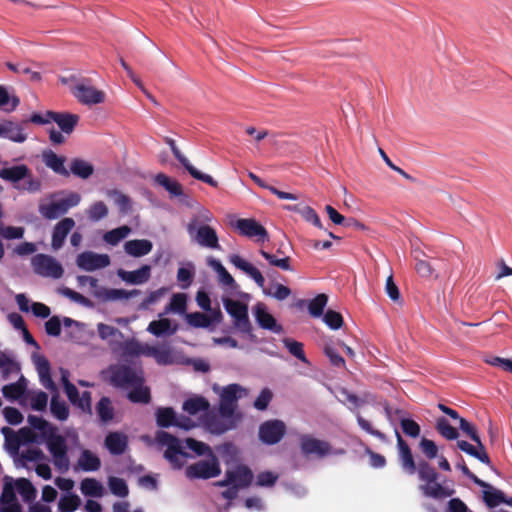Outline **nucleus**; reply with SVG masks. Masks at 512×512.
Instances as JSON below:
<instances>
[{"instance_id": "obj_1", "label": "nucleus", "mask_w": 512, "mask_h": 512, "mask_svg": "<svg viewBox=\"0 0 512 512\" xmlns=\"http://www.w3.org/2000/svg\"><path fill=\"white\" fill-rule=\"evenodd\" d=\"M395 434L401 467L409 475H413L417 472L419 480L423 482L419 485L421 493L425 497L436 500L452 497L455 494V489L439 483L437 481L439 473L427 461L420 460L418 464H416L409 445L404 441L397 430Z\"/></svg>"}, {"instance_id": "obj_2", "label": "nucleus", "mask_w": 512, "mask_h": 512, "mask_svg": "<svg viewBox=\"0 0 512 512\" xmlns=\"http://www.w3.org/2000/svg\"><path fill=\"white\" fill-rule=\"evenodd\" d=\"M30 426L40 431L46 440V446L53 458V464L61 473L69 470L70 460L68 446L64 436L56 434V427L47 420L36 415H29L27 418Z\"/></svg>"}, {"instance_id": "obj_3", "label": "nucleus", "mask_w": 512, "mask_h": 512, "mask_svg": "<svg viewBox=\"0 0 512 512\" xmlns=\"http://www.w3.org/2000/svg\"><path fill=\"white\" fill-rule=\"evenodd\" d=\"M246 394V390L239 384L233 383L223 387L220 393L219 415L222 418L242 420V414L237 412L238 400Z\"/></svg>"}, {"instance_id": "obj_4", "label": "nucleus", "mask_w": 512, "mask_h": 512, "mask_svg": "<svg viewBox=\"0 0 512 512\" xmlns=\"http://www.w3.org/2000/svg\"><path fill=\"white\" fill-rule=\"evenodd\" d=\"M77 282L80 286L89 285L93 289V295L97 299L108 302L122 299H129L141 293L138 289L127 291L124 289H109L98 285V280L92 276L79 275Z\"/></svg>"}, {"instance_id": "obj_5", "label": "nucleus", "mask_w": 512, "mask_h": 512, "mask_svg": "<svg viewBox=\"0 0 512 512\" xmlns=\"http://www.w3.org/2000/svg\"><path fill=\"white\" fill-rule=\"evenodd\" d=\"M156 440L160 445L167 446L164 457L170 462L172 467L175 469L182 468L185 458L189 455L182 450L179 439L166 431L160 430L156 433Z\"/></svg>"}, {"instance_id": "obj_6", "label": "nucleus", "mask_w": 512, "mask_h": 512, "mask_svg": "<svg viewBox=\"0 0 512 512\" xmlns=\"http://www.w3.org/2000/svg\"><path fill=\"white\" fill-rule=\"evenodd\" d=\"M110 383L117 388L139 386L144 383L143 372L128 365L111 366Z\"/></svg>"}, {"instance_id": "obj_7", "label": "nucleus", "mask_w": 512, "mask_h": 512, "mask_svg": "<svg viewBox=\"0 0 512 512\" xmlns=\"http://www.w3.org/2000/svg\"><path fill=\"white\" fill-rule=\"evenodd\" d=\"M81 201V196L76 192H71L66 198L58 201H52L39 205V213L48 220H54L66 214L70 208L77 206Z\"/></svg>"}, {"instance_id": "obj_8", "label": "nucleus", "mask_w": 512, "mask_h": 512, "mask_svg": "<svg viewBox=\"0 0 512 512\" xmlns=\"http://www.w3.org/2000/svg\"><path fill=\"white\" fill-rule=\"evenodd\" d=\"M224 307L229 315L234 319V326L244 334H250L252 325L248 316V307L246 304L226 298L223 300Z\"/></svg>"}, {"instance_id": "obj_9", "label": "nucleus", "mask_w": 512, "mask_h": 512, "mask_svg": "<svg viewBox=\"0 0 512 512\" xmlns=\"http://www.w3.org/2000/svg\"><path fill=\"white\" fill-rule=\"evenodd\" d=\"M31 264L33 271L42 277L59 279L64 273L62 265L50 255L37 254L32 258Z\"/></svg>"}, {"instance_id": "obj_10", "label": "nucleus", "mask_w": 512, "mask_h": 512, "mask_svg": "<svg viewBox=\"0 0 512 512\" xmlns=\"http://www.w3.org/2000/svg\"><path fill=\"white\" fill-rule=\"evenodd\" d=\"M186 476L190 479H210L221 473L218 459L215 455L210 460H200L186 468Z\"/></svg>"}, {"instance_id": "obj_11", "label": "nucleus", "mask_w": 512, "mask_h": 512, "mask_svg": "<svg viewBox=\"0 0 512 512\" xmlns=\"http://www.w3.org/2000/svg\"><path fill=\"white\" fill-rule=\"evenodd\" d=\"M285 433L286 425L277 419L265 421L259 427V439L267 445L277 444Z\"/></svg>"}, {"instance_id": "obj_12", "label": "nucleus", "mask_w": 512, "mask_h": 512, "mask_svg": "<svg viewBox=\"0 0 512 512\" xmlns=\"http://www.w3.org/2000/svg\"><path fill=\"white\" fill-rule=\"evenodd\" d=\"M74 97L83 105H96L105 101V93L91 85L76 84L72 89Z\"/></svg>"}, {"instance_id": "obj_13", "label": "nucleus", "mask_w": 512, "mask_h": 512, "mask_svg": "<svg viewBox=\"0 0 512 512\" xmlns=\"http://www.w3.org/2000/svg\"><path fill=\"white\" fill-rule=\"evenodd\" d=\"M233 227L239 234L248 238L257 237L258 242H264L268 238V232L264 226L255 219L241 218L235 221Z\"/></svg>"}, {"instance_id": "obj_14", "label": "nucleus", "mask_w": 512, "mask_h": 512, "mask_svg": "<svg viewBox=\"0 0 512 512\" xmlns=\"http://www.w3.org/2000/svg\"><path fill=\"white\" fill-rule=\"evenodd\" d=\"M77 266L85 271H94L105 268L110 264V257L107 254H96L93 252H82L76 260Z\"/></svg>"}, {"instance_id": "obj_15", "label": "nucleus", "mask_w": 512, "mask_h": 512, "mask_svg": "<svg viewBox=\"0 0 512 512\" xmlns=\"http://www.w3.org/2000/svg\"><path fill=\"white\" fill-rule=\"evenodd\" d=\"M254 314L256 322L261 328L272 331L274 333L282 332V326L277 324L276 319L267 311L264 303L259 302L255 305Z\"/></svg>"}, {"instance_id": "obj_16", "label": "nucleus", "mask_w": 512, "mask_h": 512, "mask_svg": "<svg viewBox=\"0 0 512 512\" xmlns=\"http://www.w3.org/2000/svg\"><path fill=\"white\" fill-rule=\"evenodd\" d=\"M34 363L36 366V370L39 375L40 383L50 392L56 394L57 393V386L54 383L52 377H51V368L50 363L44 356H34Z\"/></svg>"}, {"instance_id": "obj_17", "label": "nucleus", "mask_w": 512, "mask_h": 512, "mask_svg": "<svg viewBox=\"0 0 512 512\" xmlns=\"http://www.w3.org/2000/svg\"><path fill=\"white\" fill-rule=\"evenodd\" d=\"M74 226L75 221L70 217L63 218L54 226L51 239V246L54 250H58L64 245L67 235Z\"/></svg>"}, {"instance_id": "obj_18", "label": "nucleus", "mask_w": 512, "mask_h": 512, "mask_svg": "<svg viewBox=\"0 0 512 512\" xmlns=\"http://www.w3.org/2000/svg\"><path fill=\"white\" fill-rule=\"evenodd\" d=\"M228 260L237 269L243 271L249 277H251L259 287H261V288L264 287L265 279H264L262 273L255 266H253L248 261L244 260L238 254L230 255Z\"/></svg>"}, {"instance_id": "obj_19", "label": "nucleus", "mask_w": 512, "mask_h": 512, "mask_svg": "<svg viewBox=\"0 0 512 512\" xmlns=\"http://www.w3.org/2000/svg\"><path fill=\"white\" fill-rule=\"evenodd\" d=\"M46 115L50 116L52 121L66 134H71L80 120L79 115L67 112L46 111Z\"/></svg>"}, {"instance_id": "obj_20", "label": "nucleus", "mask_w": 512, "mask_h": 512, "mask_svg": "<svg viewBox=\"0 0 512 512\" xmlns=\"http://www.w3.org/2000/svg\"><path fill=\"white\" fill-rule=\"evenodd\" d=\"M194 239L202 247L220 249L216 230L209 225H201L197 229Z\"/></svg>"}, {"instance_id": "obj_21", "label": "nucleus", "mask_w": 512, "mask_h": 512, "mask_svg": "<svg viewBox=\"0 0 512 512\" xmlns=\"http://www.w3.org/2000/svg\"><path fill=\"white\" fill-rule=\"evenodd\" d=\"M104 444L112 455H121L128 447V437L121 432H110L106 435Z\"/></svg>"}, {"instance_id": "obj_22", "label": "nucleus", "mask_w": 512, "mask_h": 512, "mask_svg": "<svg viewBox=\"0 0 512 512\" xmlns=\"http://www.w3.org/2000/svg\"><path fill=\"white\" fill-rule=\"evenodd\" d=\"M118 276L125 282L139 285L147 282L151 276V267L149 265H143L139 269L134 271L119 270Z\"/></svg>"}, {"instance_id": "obj_23", "label": "nucleus", "mask_w": 512, "mask_h": 512, "mask_svg": "<svg viewBox=\"0 0 512 512\" xmlns=\"http://www.w3.org/2000/svg\"><path fill=\"white\" fill-rule=\"evenodd\" d=\"M457 447L461 451L465 452L466 454L478 459L483 464H486L489 467L493 468L492 462L490 460L489 455L486 452V449H485V446L483 443H482V447H481V446H478L477 444L472 445L465 440H458Z\"/></svg>"}, {"instance_id": "obj_24", "label": "nucleus", "mask_w": 512, "mask_h": 512, "mask_svg": "<svg viewBox=\"0 0 512 512\" xmlns=\"http://www.w3.org/2000/svg\"><path fill=\"white\" fill-rule=\"evenodd\" d=\"M178 330V325H172V322L168 318H161L153 320L149 323L147 331L156 337L172 336Z\"/></svg>"}, {"instance_id": "obj_25", "label": "nucleus", "mask_w": 512, "mask_h": 512, "mask_svg": "<svg viewBox=\"0 0 512 512\" xmlns=\"http://www.w3.org/2000/svg\"><path fill=\"white\" fill-rule=\"evenodd\" d=\"M0 137L7 138L16 143H23L27 136L23 132V127L12 121L0 123Z\"/></svg>"}, {"instance_id": "obj_26", "label": "nucleus", "mask_w": 512, "mask_h": 512, "mask_svg": "<svg viewBox=\"0 0 512 512\" xmlns=\"http://www.w3.org/2000/svg\"><path fill=\"white\" fill-rule=\"evenodd\" d=\"M327 302L328 296L322 293V322L332 330H339L344 325L343 316L340 312L333 309L325 310Z\"/></svg>"}, {"instance_id": "obj_27", "label": "nucleus", "mask_w": 512, "mask_h": 512, "mask_svg": "<svg viewBox=\"0 0 512 512\" xmlns=\"http://www.w3.org/2000/svg\"><path fill=\"white\" fill-rule=\"evenodd\" d=\"M30 169L25 164L15 165L0 170V178L14 185L20 184L24 178L29 177Z\"/></svg>"}, {"instance_id": "obj_28", "label": "nucleus", "mask_w": 512, "mask_h": 512, "mask_svg": "<svg viewBox=\"0 0 512 512\" xmlns=\"http://www.w3.org/2000/svg\"><path fill=\"white\" fill-rule=\"evenodd\" d=\"M240 421L234 418H218L216 416L210 417L206 421V426L210 432L214 434H223L229 430L237 427Z\"/></svg>"}, {"instance_id": "obj_29", "label": "nucleus", "mask_w": 512, "mask_h": 512, "mask_svg": "<svg viewBox=\"0 0 512 512\" xmlns=\"http://www.w3.org/2000/svg\"><path fill=\"white\" fill-rule=\"evenodd\" d=\"M153 244L147 239H134L125 243V252L133 257H142L151 252Z\"/></svg>"}, {"instance_id": "obj_30", "label": "nucleus", "mask_w": 512, "mask_h": 512, "mask_svg": "<svg viewBox=\"0 0 512 512\" xmlns=\"http://www.w3.org/2000/svg\"><path fill=\"white\" fill-rule=\"evenodd\" d=\"M26 389L27 380L23 375H21L16 382L3 386L2 393L6 399L14 401L21 398L25 394Z\"/></svg>"}, {"instance_id": "obj_31", "label": "nucleus", "mask_w": 512, "mask_h": 512, "mask_svg": "<svg viewBox=\"0 0 512 512\" xmlns=\"http://www.w3.org/2000/svg\"><path fill=\"white\" fill-rule=\"evenodd\" d=\"M227 473L232 475L233 484L240 489L247 488L253 481L252 471L244 465H239L233 470H227Z\"/></svg>"}, {"instance_id": "obj_32", "label": "nucleus", "mask_w": 512, "mask_h": 512, "mask_svg": "<svg viewBox=\"0 0 512 512\" xmlns=\"http://www.w3.org/2000/svg\"><path fill=\"white\" fill-rule=\"evenodd\" d=\"M284 208L299 214L305 221L313 224L314 226H320V219L317 212L305 203L286 205Z\"/></svg>"}, {"instance_id": "obj_33", "label": "nucleus", "mask_w": 512, "mask_h": 512, "mask_svg": "<svg viewBox=\"0 0 512 512\" xmlns=\"http://www.w3.org/2000/svg\"><path fill=\"white\" fill-rule=\"evenodd\" d=\"M0 370L2 378L6 380L12 374H18L21 370V366L13 355L0 351Z\"/></svg>"}, {"instance_id": "obj_34", "label": "nucleus", "mask_w": 512, "mask_h": 512, "mask_svg": "<svg viewBox=\"0 0 512 512\" xmlns=\"http://www.w3.org/2000/svg\"><path fill=\"white\" fill-rule=\"evenodd\" d=\"M43 161L55 173L66 177L69 176V171L64 166V157H60L55 152L49 150L43 153Z\"/></svg>"}, {"instance_id": "obj_35", "label": "nucleus", "mask_w": 512, "mask_h": 512, "mask_svg": "<svg viewBox=\"0 0 512 512\" xmlns=\"http://www.w3.org/2000/svg\"><path fill=\"white\" fill-rule=\"evenodd\" d=\"M106 196L113 200L114 204L118 207L120 214H128L132 210V201L130 197L117 189H109L106 191Z\"/></svg>"}, {"instance_id": "obj_36", "label": "nucleus", "mask_w": 512, "mask_h": 512, "mask_svg": "<svg viewBox=\"0 0 512 512\" xmlns=\"http://www.w3.org/2000/svg\"><path fill=\"white\" fill-rule=\"evenodd\" d=\"M78 465L83 471H97L101 467L100 458L88 449H84L78 459Z\"/></svg>"}, {"instance_id": "obj_37", "label": "nucleus", "mask_w": 512, "mask_h": 512, "mask_svg": "<svg viewBox=\"0 0 512 512\" xmlns=\"http://www.w3.org/2000/svg\"><path fill=\"white\" fill-rule=\"evenodd\" d=\"M483 501L489 508L499 506L504 501V493L501 490L494 488L491 484L486 482V486L482 487Z\"/></svg>"}, {"instance_id": "obj_38", "label": "nucleus", "mask_w": 512, "mask_h": 512, "mask_svg": "<svg viewBox=\"0 0 512 512\" xmlns=\"http://www.w3.org/2000/svg\"><path fill=\"white\" fill-rule=\"evenodd\" d=\"M68 400L82 413L92 415V394L90 391H84L80 395L79 391L77 390L76 396L68 398Z\"/></svg>"}, {"instance_id": "obj_39", "label": "nucleus", "mask_w": 512, "mask_h": 512, "mask_svg": "<svg viewBox=\"0 0 512 512\" xmlns=\"http://www.w3.org/2000/svg\"><path fill=\"white\" fill-rule=\"evenodd\" d=\"M210 407L208 400L202 396L189 398L183 403V410L190 415H196L199 412L206 411Z\"/></svg>"}, {"instance_id": "obj_40", "label": "nucleus", "mask_w": 512, "mask_h": 512, "mask_svg": "<svg viewBox=\"0 0 512 512\" xmlns=\"http://www.w3.org/2000/svg\"><path fill=\"white\" fill-rule=\"evenodd\" d=\"M95 408L102 423H108L114 418V408L109 397H101Z\"/></svg>"}, {"instance_id": "obj_41", "label": "nucleus", "mask_w": 512, "mask_h": 512, "mask_svg": "<svg viewBox=\"0 0 512 512\" xmlns=\"http://www.w3.org/2000/svg\"><path fill=\"white\" fill-rule=\"evenodd\" d=\"M80 490L83 495L89 497H102L103 485L95 478H85L80 483Z\"/></svg>"}, {"instance_id": "obj_42", "label": "nucleus", "mask_w": 512, "mask_h": 512, "mask_svg": "<svg viewBox=\"0 0 512 512\" xmlns=\"http://www.w3.org/2000/svg\"><path fill=\"white\" fill-rule=\"evenodd\" d=\"M176 413L172 407H161L156 411V423L161 428L175 426Z\"/></svg>"}, {"instance_id": "obj_43", "label": "nucleus", "mask_w": 512, "mask_h": 512, "mask_svg": "<svg viewBox=\"0 0 512 512\" xmlns=\"http://www.w3.org/2000/svg\"><path fill=\"white\" fill-rule=\"evenodd\" d=\"M50 411L59 421H66L69 417V408L63 400H60L58 393L52 395Z\"/></svg>"}, {"instance_id": "obj_44", "label": "nucleus", "mask_w": 512, "mask_h": 512, "mask_svg": "<svg viewBox=\"0 0 512 512\" xmlns=\"http://www.w3.org/2000/svg\"><path fill=\"white\" fill-rule=\"evenodd\" d=\"M155 181L157 184L164 187L172 196L179 197L183 195L181 184L178 181L169 178L167 175L159 173L156 175Z\"/></svg>"}, {"instance_id": "obj_45", "label": "nucleus", "mask_w": 512, "mask_h": 512, "mask_svg": "<svg viewBox=\"0 0 512 512\" xmlns=\"http://www.w3.org/2000/svg\"><path fill=\"white\" fill-rule=\"evenodd\" d=\"M20 104V99L16 95H10L7 88L0 85V109L6 112H12Z\"/></svg>"}, {"instance_id": "obj_46", "label": "nucleus", "mask_w": 512, "mask_h": 512, "mask_svg": "<svg viewBox=\"0 0 512 512\" xmlns=\"http://www.w3.org/2000/svg\"><path fill=\"white\" fill-rule=\"evenodd\" d=\"M131 388L127 397L132 403L148 404L150 402L151 394L148 387L140 384L139 386H131Z\"/></svg>"}, {"instance_id": "obj_47", "label": "nucleus", "mask_w": 512, "mask_h": 512, "mask_svg": "<svg viewBox=\"0 0 512 512\" xmlns=\"http://www.w3.org/2000/svg\"><path fill=\"white\" fill-rule=\"evenodd\" d=\"M436 431L447 440H456L459 437L458 430L450 425L445 417H439L435 424Z\"/></svg>"}, {"instance_id": "obj_48", "label": "nucleus", "mask_w": 512, "mask_h": 512, "mask_svg": "<svg viewBox=\"0 0 512 512\" xmlns=\"http://www.w3.org/2000/svg\"><path fill=\"white\" fill-rule=\"evenodd\" d=\"M70 172L82 179H87L93 174L94 168L88 162L76 158L70 164Z\"/></svg>"}, {"instance_id": "obj_49", "label": "nucleus", "mask_w": 512, "mask_h": 512, "mask_svg": "<svg viewBox=\"0 0 512 512\" xmlns=\"http://www.w3.org/2000/svg\"><path fill=\"white\" fill-rule=\"evenodd\" d=\"M131 232V228L129 226H120L118 228L112 229L104 234V241L110 245H117L121 240L126 238Z\"/></svg>"}, {"instance_id": "obj_50", "label": "nucleus", "mask_w": 512, "mask_h": 512, "mask_svg": "<svg viewBox=\"0 0 512 512\" xmlns=\"http://www.w3.org/2000/svg\"><path fill=\"white\" fill-rule=\"evenodd\" d=\"M15 486L24 501H32L36 497V489L31 481L26 478H19L15 481Z\"/></svg>"}, {"instance_id": "obj_51", "label": "nucleus", "mask_w": 512, "mask_h": 512, "mask_svg": "<svg viewBox=\"0 0 512 512\" xmlns=\"http://www.w3.org/2000/svg\"><path fill=\"white\" fill-rule=\"evenodd\" d=\"M291 308L297 310H303L306 306H308L309 312L313 317H320V294L315 296L308 304L304 299H298L294 301L291 305Z\"/></svg>"}, {"instance_id": "obj_52", "label": "nucleus", "mask_w": 512, "mask_h": 512, "mask_svg": "<svg viewBox=\"0 0 512 512\" xmlns=\"http://www.w3.org/2000/svg\"><path fill=\"white\" fill-rule=\"evenodd\" d=\"M14 188L28 193H37L42 189V181L39 178L34 177L30 170L29 177L24 178L23 183L14 185Z\"/></svg>"}, {"instance_id": "obj_53", "label": "nucleus", "mask_w": 512, "mask_h": 512, "mask_svg": "<svg viewBox=\"0 0 512 512\" xmlns=\"http://www.w3.org/2000/svg\"><path fill=\"white\" fill-rule=\"evenodd\" d=\"M260 254L268 261V263L271 266L278 267L284 271L291 270L290 257H288V256L278 257L277 255L271 254L263 249L260 250Z\"/></svg>"}, {"instance_id": "obj_54", "label": "nucleus", "mask_w": 512, "mask_h": 512, "mask_svg": "<svg viewBox=\"0 0 512 512\" xmlns=\"http://www.w3.org/2000/svg\"><path fill=\"white\" fill-rule=\"evenodd\" d=\"M81 500L76 494L63 495L58 503L60 512H73L79 508Z\"/></svg>"}, {"instance_id": "obj_55", "label": "nucleus", "mask_w": 512, "mask_h": 512, "mask_svg": "<svg viewBox=\"0 0 512 512\" xmlns=\"http://www.w3.org/2000/svg\"><path fill=\"white\" fill-rule=\"evenodd\" d=\"M108 207L103 201L94 202L87 210L89 220L97 222L107 217Z\"/></svg>"}, {"instance_id": "obj_56", "label": "nucleus", "mask_w": 512, "mask_h": 512, "mask_svg": "<svg viewBox=\"0 0 512 512\" xmlns=\"http://www.w3.org/2000/svg\"><path fill=\"white\" fill-rule=\"evenodd\" d=\"M108 485L111 493L115 496L124 498L129 494L127 483L122 478L111 476L108 479Z\"/></svg>"}, {"instance_id": "obj_57", "label": "nucleus", "mask_w": 512, "mask_h": 512, "mask_svg": "<svg viewBox=\"0 0 512 512\" xmlns=\"http://www.w3.org/2000/svg\"><path fill=\"white\" fill-rule=\"evenodd\" d=\"M59 293L67 298H69L71 301L73 302H76L84 307H88V308H92L94 306L93 302L83 296L82 294L68 288V287H63L59 290Z\"/></svg>"}, {"instance_id": "obj_58", "label": "nucleus", "mask_w": 512, "mask_h": 512, "mask_svg": "<svg viewBox=\"0 0 512 512\" xmlns=\"http://www.w3.org/2000/svg\"><path fill=\"white\" fill-rule=\"evenodd\" d=\"M459 428L469 437L475 444L482 447V441L478 434L477 428L464 418H459Z\"/></svg>"}, {"instance_id": "obj_59", "label": "nucleus", "mask_w": 512, "mask_h": 512, "mask_svg": "<svg viewBox=\"0 0 512 512\" xmlns=\"http://www.w3.org/2000/svg\"><path fill=\"white\" fill-rule=\"evenodd\" d=\"M284 346L288 349L290 354L299 359L300 361L306 363L307 359L303 350V344L295 341L291 338L283 339Z\"/></svg>"}, {"instance_id": "obj_60", "label": "nucleus", "mask_w": 512, "mask_h": 512, "mask_svg": "<svg viewBox=\"0 0 512 512\" xmlns=\"http://www.w3.org/2000/svg\"><path fill=\"white\" fill-rule=\"evenodd\" d=\"M16 502H18V500L14 491V486L11 481V478L5 477V483L0 497V505Z\"/></svg>"}, {"instance_id": "obj_61", "label": "nucleus", "mask_w": 512, "mask_h": 512, "mask_svg": "<svg viewBox=\"0 0 512 512\" xmlns=\"http://www.w3.org/2000/svg\"><path fill=\"white\" fill-rule=\"evenodd\" d=\"M301 451L304 455L320 454V440L304 435L301 437Z\"/></svg>"}, {"instance_id": "obj_62", "label": "nucleus", "mask_w": 512, "mask_h": 512, "mask_svg": "<svg viewBox=\"0 0 512 512\" xmlns=\"http://www.w3.org/2000/svg\"><path fill=\"white\" fill-rule=\"evenodd\" d=\"M186 320L189 325L196 328H208L210 326L208 315L201 312L187 314Z\"/></svg>"}, {"instance_id": "obj_63", "label": "nucleus", "mask_w": 512, "mask_h": 512, "mask_svg": "<svg viewBox=\"0 0 512 512\" xmlns=\"http://www.w3.org/2000/svg\"><path fill=\"white\" fill-rule=\"evenodd\" d=\"M324 353L329 358L330 364L336 368L346 369L344 358L330 345H325Z\"/></svg>"}, {"instance_id": "obj_64", "label": "nucleus", "mask_w": 512, "mask_h": 512, "mask_svg": "<svg viewBox=\"0 0 512 512\" xmlns=\"http://www.w3.org/2000/svg\"><path fill=\"white\" fill-rule=\"evenodd\" d=\"M266 295L272 296L273 298L282 301L288 298L291 294V289L285 285L276 283L269 290H264Z\"/></svg>"}]
</instances>
